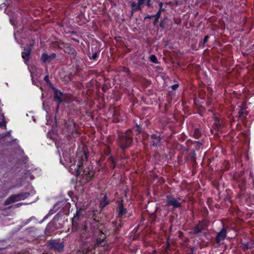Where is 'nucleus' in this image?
<instances>
[{"instance_id":"obj_5","label":"nucleus","mask_w":254,"mask_h":254,"mask_svg":"<svg viewBox=\"0 0 254 254\" xmlns=\"http://www.w3.org/2000/svg\"><path fill=\"white\" fill-rule=\"evenodd\" d=\"M179 200H181L180 197L176 199L171 195H168L167 197L166 205L172 206L174 208H179L181 206V204L179 201Z\"/></svg>"},{"instance_id":"obj_41","label":"nucleus","mask_w":254,"mask_h":254,"mask_svg":"<svg viewBox=\"0 0 254 254\" xmlns=\"http://www.w3.org/2000/svg\"><path fill=\"white\" fill-rule=\"evenodd\" d=\"M84 230H85V231H87V227H86V226H84Z\"/></svg>"},{"instance_id":"obj_21","label":"nucleus","mask_w":254,"mask_h":254,"mask_svg":"<svg viewBox=\"0 0 254 254\" xmlns=\"http://www.w3.org/2000/svg\"><path fill=\"white\" fill-rule=\"evenodd\" d=\"M150 60L151 62L154 63H157L158 61L156 57L154 55H151L150 57Z\"/></svg>"},{"instance_id":"obj_10","label":"nucleus","mask_w":254,"mask_h":254,"mask_svg":"<svg viewBox=\"0 0 254 254\" xmlns=\"http://www.w3.org/2000/svg\"><path fill=\"white\" fill-rule=\"evenodd\" d=\"M152 139V146L154 147H158L161 145V140L162 138L160 135H157L156 134H152L151 136Z\"/></svg>"},{"instance_id":"obj_11","label":"nucleus","mask_w":254,"mask_h":254,"mask_svg":"<svg viewBox=\"0 0 254 254\" xmlns=\"http://www.w3.org/2000/svg\"><path fill=\"white\" fill-rule=\"evenodd\" d=\"M56 57L55 53H53L51 55H48L46 53H43L41 56V60L44 63H50L54 60Z\"/></svg>"},{"instance_id":"obj_36","label":"nucleus","mask_w":254,"mask_h":254,"mask_svg":"<svg viewBox=\"0 0 254 254\" xmlns=\"http://www.w3.org/2000/svg\"><path fill=\"white\" fill-rule=\"evenodd\" d=\"M165 25L164 20H162L160 23V26L161 27H164Z\"/></svg>"},{"instance_id":"obj_13","label":"nucleus","mask_w":254,"mask_h":254,"mask_svg":"<svg viewBox=\"0 0 254 254\" xmlns=\"http://www.w3.org/2000/svg\"><path fill=\"white\" fill-rule=\"evenodd\" d=\"M127 213V210L124 207L123 204L122 202H120V204H119V207H118V216H117V218L118 219L121 218L122 216L123 215H125V214H126Z\"/></svg>"},{"instance_id":"obj_19","label":"nucleus","mask_w":254,"mask_h":254,"mask_svg":"<svg viewBox=\"0 0 254 254\" xmlns=\"http://www.w3.org/2000/svg\"><path fill=\"white\" fill-rule=\"evenodd\" d=\"M203 230V227L199 224L194 227L192 230V232L194 234H197L200 233Z\"/></svg>"},{"instance_id":"obj_18","label":"nucleus","mask_w":254,"mask_h":254,"mask_svg":"<svg viewBox=\"0 0 254 254\" xmlns=\"http://www.w3.org/2000/svg\"><path fill=\"white\" fill-rule=\"evenodd\" d=\"M64 51L65 52L72 55L73 57H74L76 54V52L75 51V49L69 46H66L64 48Z\"/></svg>"},{"instance_id":"obj_32","label":"nucleus","mask_w":254,"mask_h":254,"mask_svg":"<svg viewBox=\"0 0 254 254\" xmlns=\"http://www.w3.org/2000/svg\"><path fill=\"white\" fill-rule=\"evenodd\" d=\"M161 12H160V11L158 10L157 11V12L156 13V14L155 15H154V16L160 18V15H161Z\"/></svg>"},{"instance_id":"obj_35","label":"nucleus","mask_w":254,"mask_h":254,"mask_svg":"<svg viewBox=\"0 0 254 254\" xmlns=\"http://www.w3.org/2000/svg\"><path fill=\"white\" fill-rule=\"evenodd\" d=\"M135 131L136 132V133H139L141 132V128L139 127H137V128L135 130Z\"/></svg>"},{"instance_id":"obj_15","label":"nucleus","mask_w":254,"mask_h":254,"mask_svg":"<svg viewBox=\"0 0 254 254\" xmlns=\"http://www.w3.org/2000/svg\"><path fill=\"white\" fill-rule=\"evenodd\" d=\"M239 118L244 119L248 115V112L246 111V107L245 105L241 106V109L238 112Z\"/></svg>"},{"instance_id":"obj_40","label":"nucleus","mask_w":254,"mask_h":254,"mask_svg":"<svg viewBox=\"0 0 254 254\" xmlns=\"http://www.w3.org/2000/svg\"><path fill=\"white\" fill-rule=\"evenodd\" d=\"M94 221L95 222V223H96V225L97 226V223H98V221H96L95 219H94Z\"/></svg>"},{"instance_id":"obj_37","label":"nucleus","mask_w":254,"mask_h":254,"mask_svg":"<svg viewBox=\"0 0 254 254\" xmlns=\"http://www.w3.org/2000/svg\"><path fill=\"white\" fill-rule=\"evenodd\" d=\"M44 80L46 82H48L49 81V77L48 76H46L45 77H44Z\"/></svg>"},{"instance_id":"obj_17","label":"nucleus","mask_w":254,"mask_h":254,"mask_svg":"<svg viewBox=\"0 0 254 254\" xmlns=\"http://www.w3.org/2000/svg\"><path fill=\"white\" fill-rule=\"evenodd\" d=\"M131 16H132L134 12L137 10H140L141 9V7L136 3L135 2H132L131 3Z\"/></svg>"},{"instance_id":"obj_26","label":"nucleus","mask_w":254,"mask_h":254,"mask_svg":"<svg viewBox=\"0 0 254 254\" xmlns=\"http://www.w3.org/2000/svg\"><path fill=\"white\" fill-rule=\"evenodd\" d=\"M97 55H98V53L96 52L93 53L91 56H90V53L88 54L89 58L90 59L94 60L96 59V58L97 57Z\"/></svg>"},{"instance_id":"obj_38","label":"nucleus","mask_w":254,"mask_h":254,"mask_svg":"<svg viewBox=\"0 0 254 254\" xmlns=\"http://www.w3.org/2000/svg\"><path fill=\"white\" fill-rule=\"evenodd\" d=\"M164 10H165V9L164 8H163V7L159 8V11H160V12L164 11Z\"/></svg>"},{"instance_id":"obj_30","label":"nucleus","mask_w":254,"mask_h":254,"mask_svg":"<svg viewBox=\"0 0 254 254\" xmlns=\"http://www.w3.org/2000/svg\"><path fill=\"white\" fill-rule=\"evenodd\" d=\"M179 87L178 84H175L172 86V88L173 90H175Z\"/></svg>"},{"instance_id":"obj_33","label":"nucleus","mask_w":254,"mask_h":254,"mask_svg":"<svg viewBox=\"0 0 254 254\" xmlns=\"http://www.w3.org/2000/svg\"><path fill=\"white\" fill-rule=\"evenodd\" d=\"M145 2H146V5L148 7H150L151 6V0H146Z\"/></svg>"},{"instance_id":"obj_39","label":"nucleus","mask_w":254,"mask_h":254,"mask_svg":"<svg viewBox=\"0 0 254 254\" xmlns=\"http://www.w3.org/2000/svg\"><path fill=\"white\" fill-rule=\"evenodd\" d=\"M159 5L160 7H163V3L162 2H160Z\"/></svg>"},{"instance_id":"obj_4","label":"nucleus","mask_w":254,"mask_h":254,"mask_svg":"<svg viewBox=\"0 0 254 254\" xmlns=\"http://www.w3.org/2000/svg\"><path fill=\"white\" fill-rule=\"evenodd\" d=\"M48 246L50 249H54L59 253L64 251V243L60 240H51L48 242Z\"/></svg>"},{"instance_id":"obj_2","label":"nucleus","mask_w":254,"mask_h":254,"mask_svg":"<svg viewBox=\"0 0 254 254\" xmlns=\"http://www.w3.org/2000/svg\"><path fill=\"white\" fill-rule=\"evenodd\" d=\"M130 132V130H128L119 136V143L123 150H125L128 148L132 142V136Z\"/></svg>"},{"instance_id":"obj_31","label":"nucleus","mask_w":254,"mask_h":254,"mask_svg":"<svg viewBox=\"0 0 254 254\" xmlns=\"http://www.w3.org/2000/svg\"><path fill=\"white\" fill-rule=\"evenodd\" d=\"M154 15H147L146 17H145L144 19H151L153 17H154Z\"/></svg>"},{"instance_id":"obj_29","label":"nucleus","mask_w":254,"mask_h":254,"mask_svg":"<svg viewBox=\"0 0 254 254\" xmlns=\"http://www.w3.org/2000/svg\"><path fill=\"white\" fill-rule=\"evenodd\" d=\"M155 17V19L153 22V25H156L157 24V23L158 22L159 18L157 17Z\"/></svg>"},{"instance_id":"obj_27","label":"nucleus","mask_w":254,"mask_h":254,"mask_svg":"<svg viewBox=\"0 0 254 254\" xmlns=\"http://www.w3.org/2000/svg\"><path fill=\"white\" fill-rule=\"evenodd\" d=\"M209 38V36L208 35H206L204 37L203 41V46H204V44L208 41Z\"/></svg>"},{"instance_id":"obj_24","label":"nucleus","mask_w":254,"mask_h":254,"mask_svg":"<svg viewBox=\"0 0 254 254\" xmlns=\"http://www.w3.org/2000/svg\"><path fill=\"white\" fill-rule=\"evenodd\" d=\"M248 244V247H249V249H252L254 248V240H251L250 241L247 242Z\"/></svg>"},{"instance_id":"obj_9","label":"nucleus","mask_w":254,"mask_h":254,"mask_svg":"<svg viewBox=\"0 0 254 254\" xmlns=\"http://www.w3.org/2000/svg\"><path fill=\"white\" fill-rule=\"evenodd\" d=\"M24 52H22V58L24 60V63L26 64H28L29 62V57L31 53V48L29 47L28 48L25 49Z\"/></svg>"},{"instance_id":"obj_25","label":"nucleus","mask_w":254,"mask_h":254,"mask_svg":"<svg viewBox=\"0 0 254 254\" xmlns=\"http://www.w3.org/2000/svg\"><path fill=\"white\" fill-rule=\"evenodd\" d=\"M24 203H18L17 204H15V205H11L10 206H9L8 207V208H18V207H20L21 206H22L23 204H24Z\"/></svg>"},{"instance_id":"obj_1","label":"nucleus","mask_w":254,"mask_h":254,"mask_svg":"<svg viewBox=\"0 0 254 254\" xmlns=\"http://www.w3.org/2000/svg\"><path fill=\"white\" fill-rule=\"evenodd\" d=\"M77 159H78V163L76 166L75 164H72L70 167V169L72 171L73 174H76V175H79L83 169V165L84 162H86L88 158V153L85 150L80 151L77 153Z\"/></svg>"},{"instance_id":"obj_16","label":"nucleus","mask_w":254,"mask_h":254,"mask_svg":"<svg viewBox=\"0 0 254 254\" xmlns=\"http://www.w3.org/2000/svg\"><path fill=\"white\" fill-rule=\"evenodd\" d=\"M83 211V209L82 208L77 209L76 213L74 215L73 218L72 219V223L79 219V218L82 215Z\"/></svg>"},{"instance_id":"obj_34","label":"nucleus","mask_w":254,"mask_h":254,"mask_svg":"<svg viewBox=\"0 0 254 254\" xmlns=\"http://www.w3.org/2000/svg\"><path fill=\"white\" fill-rule=\"evenodd\" d=\"M6 125L4 121L0 122V127H5Z\"/></svg>"},{"instance_id":"obj_43","label":"nucleus","mask_w":254,"mask_h":254,"mask_svg":"<svg viewBox=\"0 0 254 254\" xmlns=\"http://www.w3.org/2000/svg\"><path fill=\"white\" fill-rule=\"evenodd\" d=\"M100 231L101 232V233H103H103L102 232V231L100 230Z\"/></svg>"},{"instance_id":"obj_6","label":"nucleus","mask_w":254,"mask_h":254,"mask_svg":"<svg viewBox=\"0 0 254 254\" xmlns=\"http://www.w3.org/2000/svg\"><path fill=\"white\" fill-rule=\"evenodd\" d=\"M94 173L93 171V168L92 166H88L83 168L82 171V176L85 179L88 181L90 180L94 176Z\"/></svg>"},{"instance_id":"obj_20","label":"nucleus","mask_w":254,"mask_h":254,"mask_svg":"<svg viewBox=\"0 0 254 254\" xmlns=\"http://www.w3.org/2000/svg\"><path fill=\"white\" fill-rule=\"evenodd\" d=\"M201 132H200L199 129L196 128L194 131L193 136L195 138L198 139L199 138H200L201 137Z\"/></svg>"},{"instance_id":"obj_12","label":"nucleus","mask_w":254,"mask_h":254,"mask_svg":"<svg viewBox=\"0 0 254 254\" xmlns=\"http://www.w3.org/2000/svg\"><path fill=\"white\" fill-rule=\"evenodd\" d=\"M57 229V225L54 222H50L47 226L46 232L47 233L51 234L55 232Z\"/></svg>"},{"instance_id":"obj_42","label":"nucleus","mask_w":254,"mask_h":254,"mask_svg":"<svg viewBox=\"0 0 254 254\" xmlns=\"http://www.w3.org/2000/svg\"><path fill=\"white\" fill-rule=\"evenodd\" d=\"M176 5H179V4L178 1H176Z\"/></svg>"},{"instance_id":"obj_3","label":"nucleus","mask_w":254,"mask_h":254,"mask_svg":"<svg viewBox=\"0 0 254 254\" xmlns=\"http://www.w3.org/2000/svg\"><path fill=\"white\" fill-rule=\"evenodd\" d=\"M29 195L30 193L28 192H22L18 194H12L5 200L4 205H8L11 203L24 200Z\"/></svg>"},{"instance_id":"obj_8","label":"nucleus","mask_w":254,"mask_h":254,"mask_svg":"<svg viewBox=\"0 0 254 254\" xmlns=\"http://www.w3.org/2000/svg\"><path fill=\"white\" fill-rule=\"evenodd\" d=\"M226 237V230L223 228L220 232L217 233L215 238L216 242L219 244L221 241H223Z\"/></svg>"},{"instance_id":"obj_14","label":"nucleus","mask_w":254,"mask_h":254,"mask_svg":"<svg viewBox=\"0 0 254 254\" xmlns=\"http://www.w3.org/2000/svg\"><path fill=\"white\" fill-rule=\"evenodd\" d=\"M119 223H118L116 221H113L112 222L113 227L114 228V232H113L114 234L119 233V228H121L123 226V223L122 222L121 218L119 219Z\"/></svg>"},{"instance_id":"obj_28","label":"nucleus","mask_w":254,"mask_h":254,"mask_svg":"<svg viewBox=\"0 0 254 254\" xmlns=\"http://www.w3.org/2000/svg\"><path fill=\"white\" fill-rule=\"evenodd\" d=\"M146 0H138V4L140 6L145 2Z\"/></svg>"},{"instance_id":"obj_22","label":"nucleus","mask_w":254,"mask_h":254,"mask_svg":"<svg viewBox=\"0 0 254 254\" xmlns=\"http://www.w3.org/2000/svg\"><path fill=\"white\" fill-rule=\"evenodd\" d=\"M248 246V243H243L241 245V247L244 251H246L248 249H250Z\"/></svg>"},{"instance_id":"obj_23","label":"nucleus","mask_w":254,"mask_h":254,"mask_svg":"<svg viewBox=\"0 0 254 254\" xmlns=\"http://www.w3.org/2000/svg\"><path fill=\"white\" fill-rule=\"evenodd\" d=\"M107 198V197L106 194H105L103 200L101 202V204L103 207L105 206L108 203L107 202H106Z\"/></svg>"},{"instance_id":"obj_7","label":"nucleus","mask_w":254,"mask_h":254,"mask_svg":"<svg viewBox=\"0 0 254 254\" xmlns=\"http://www.w3.org/2000/svg\"><path fill=\"white\" fill-rule=\"evenodd\" d=\"M53 89L54 91V100L58 102V105L57 107V110L58 111L60 104L63 102V93L54 87L53 88Z\"/></svg>"}]
</instances>
